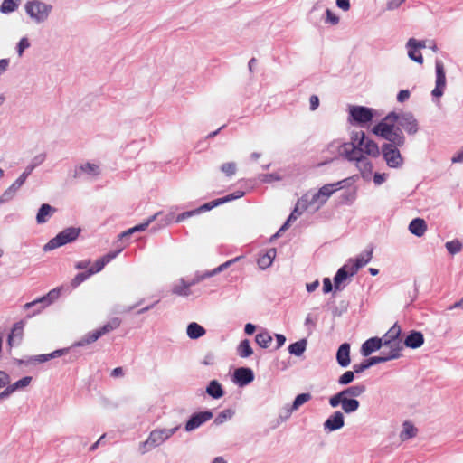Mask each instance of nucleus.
Instances as JSON below:
<instances>
[{"mask_svg": "<svg viewBox=\"0 0 463 463\" xmlns=\"http://www.w3.org/2000/svg\"><path fill=\"white\" fill-rule=\"evenodd\" d=\"M445 247L452 255L458 253L462 250V244L458 240H453L446 242Z\"/></svg>", "mask_w": 463, "mask_h": 463, "instance_id": "09e8293b", "label": "nucleus"}, {"mask_svg": "<svg viewBox=\"0 0 463 463\" xmlns=\"http://www.w3.org/2000/svg\"><path fill=\"white\" fill-rule=\"evenodd\" d=\"M395 354L389 355V356H373V357L364 360L360 364H354L353 369L356 373H361L364 371L370 368L371 366L392 360V357Z\"/></svg>", "mask_w": 463, "mask_h": 463, "instance_id": "ddd939ff", "label": "nucleus"}, {"mask_svg": "<svg viewBox=\"0 0 463 463\" xmlns=\"http://www.w3.org/2000/svg\"><path fill=\"white\" fill-rule=\"evenodd\" d=\"M408 56L411 60L420 64L423 63L422 54L418 51V49L408 48Z\"/></svg>", "mask_w": 463, "mask_h": 463, "instance_id": "6e6d98bb", "label": "nucleus"}, {"mask_svg": "<svg viewBox=\"0 0 463 463\" xmlns=\"http://www.w3.org/2000/svg\"><path fill=\"white\" fill-rule=\"evenodd\" d=\"M24 8L26 14L38 24L45 22L52 10L51 5L37 0L28 1Z\"/></svg>", "mask_w": 463, "mask_h": 463, "instance_id": "39448f33", "label": "nucleus"}, {"mask_svg": "<svg viewBox=\"0 0 463 463\" xmlns=\"http://www.w3.org/2000/svg\"><path fill=\"white\" fill-rule=\"evenodd\" d=\"M243 195H244V192L236 191V192L230 194L224 197L220 198V201H221L220 203H225L233 201L235 199H239V198L242 197Z\"/></svg>", "mask_w": 463, "mask_h": 463, "instance_id": "bf43d9fd", "label": "nucleus"}, {"mask_svg": "<svg viewBox=\"0 0 463 463\" xmlns=\"http://www.w3.org/2000/svg\"><path fill=\"white\" fill-rule=\"evenodd\" d=\"M255 341L261 348H268L272 342V336L267 331H263L256 335Z\"/></svg>", "mask_w": 463, "mask_h": 463, "instance_id": "a19ab883", "label": "nucleus"}, {"mask_svg": "<svg viewBox=\"0 0 463 463\" xmlns=\"http://www.w3.org/2000/svg\"><path fill=\"white\" fill-rule=\"evenodd\" d=\"M409 231L411 234L421 237L427 231V223L421 218H415L410 222Z\"/></svg>", "mask_w": 463, "mask_h": 463, "instance_id": "a878e982", "label": "nucleus"}, {"mask_svg": "<svg viewBox=\"0 0 463 463\" xmlns=\"http://www.w3.org/2000/svg\"><path fill=\"white\" fill-rule=\"evenodd\" d=\"M24 182L19 177L0 196V203H7L11 201L23 186Z\"/></svg>", "mask_w": 463, "mask_h": 463, "instance_id": "393cba45", "label": "nucleus"}, {"mask_svg": "<svg viewBox=\"0 0 463 463\" xmlns=\"http://www.w3.org/2000/svg\"><path fill=\"white\" fill-rule=\"evenodd\" d=\"M308 208V194H305L298 200L295 208L288 216V222L296 221Z\"/></svg>", "mask_w": 463, "mask_h": 463, "instance_id": "4be33fe9", "label": "nucleus"}, {"mask_svg": "<svg viewBox=\"0 0 463 463\" xmlns=\"http://www.w3.org/2000/svg\"><path fill=\"white\" fill-rule=\"evenodd\" d=\"M418 430L409 421L403 423V430L400 434L402 440L409 439L416 436Z\"/></svg>", "mask_w": 463, "mask_h": 463, "instance_id": "ea45409f", "label": "nucleus"}, {"mask_svg": "<svg viewBox=\"0 0 463 463\" xmlns=\"http://www.w3.org/2000/svg\"><path fill=\"white\" fill-rule=\"evenodd\" d=\"M344 393H343V391L335 393V395L331 396L329 398V405L332 407V408H336L338 407L339 405L342 404V401H343V397H344Z\"/></svg>", "mask_w": 463, "mask_h": 463, "instance_id": "4d7b16f0", "label": "nucleus"}, {"mask_svg": "<svg viewBox=\"0 0 463 463\" xmlns=\"http://www.w3.org/2000/svg\"><path fill=\"white\" fill-rule=\"evenodd\" d=\"M254 380V373L250 368L240 367L234 372V382L240 386H245Z\"/></svg>", "mask_w": 463, "mask_h": 463, "instance_id": "2eb2a0df", "label": "nucleus"}, {"mask_svg": "<svg viewBox=\"0 0 463 463\" xmlns=\"http://www.w3.org/2000/svg\"><path fill=\"white\" fill-rule=\"evenodd\" d=\"M424 343L423 334L420 331H411L406 336L404 343L402 344L406 347L416 349L420 347Z\"/></svg>", "mask_w": 463, "mask_h": 463, "instance_id": "412c9836", "label": "nucleus"}, {"mask_svg": "<svg viewBox=\"0 0 463 463\" xmlns=\"http://www.w3.org/2000/svg\"><path fill=\"white\" fill-rule=\"evenodd\" d=\"M436 70V86L433 89L431 94L435 98H439L443 95L446 88V73L444 64L440 60L435 61Z\"/></svg>", "mask_w": 463, "mask_h": 463, "instance_id": "9b49d317", "label": "nucleus"}, {"mask_svg": "<svg viewBox=\"0 0 463 463\" xmlns=\"http://www.w3.org/2000/svg\"><path fill=\"white\" fill-rule=\"evenodd\" d=\"M184 285H187V282L184 279H181L180 285H176L173 288V293L178 296H189L190 290L189 288H184Z\"/></svg>", "mask_w": 463, "mask_h": 463, "instance_id": "8fccbe9b", "label": "nucleus"}, {"mask_svg": "<svg viewBox=\"0 0 463 463\" xmlns=\"http://www.w3.org/2000/svg\"><path fill=\"white\" fill-rule=\"evenodd\" d=\"M186 333L189 338L198 339L205 335V329L196 322H192L187 326Z\"/></svg>", "mask_w": 463, "mask_h": 463, "instance_id": "7c9ffc66", "label": "nucleus"}, {"mask_svg": "<svg viewBox=\"0 0 463 463\" xmlns=\"http://www.w3.org/2000/svg\"><path fill=\"white\" fill-rule=\"evenodd\" d=\"M326 23H330L332 24H337L339 23V17L335 15L330 9L326 10Z\"/></svg>", "mask_w": 463, "mask_h": 463, "instance_id": "0e129e2a", "label": "nucleus"}, {"mask_svg": "<svg viewBox=\"0 0 463 463\" xmlns=\"http://www.w3.org/2000/svg\"><path fill=\"white\" fill-rule=\"evenodd\" d=\"M395 122L392 119H386V117L373 128V133L382 137L385 139L392 128L394 127Z\"/></svg>", "mask_w": 463, "mask_h": 463, "instance_id": "b1692460", "label": "nucleus"}, {"mask_svg": "<svg viewBox=\"0 0 463 463\" xmlns=\"http://www.w3.org/2000/svg\"><path fill=\"white\" fill-rule=\"evenodd\" d=\"M381 153L389 167L399 168L403 165V158L393 144H383Z\"/></svg>", "mask_w": 463, "mask_h": 463, "instance_id": "6e6552de", "label": "nucleus"}, {"mask_svg": "<svg viewBox=\"0 0 463 463\" xmlns=\"http://www.w3.org/2000/svg\"><path fill=\"white\" fill-rule=\"evenodd\" d=\"M375 113L376 111L373 109L364 106H352L349 109V115L352 120L360 126L371 122Z\"/></svg>", "mask_w": 463, "mask_h": 463, "instance_id": "1a4fd4ad", "label": "nucleus"}, {"mask_svg": "<svg viewBox=\"0 0 463 463\" xmlns=\"http://www.w3.org/2000/svg\"><path fill=\"white\" fill-rule=\"evenodd\" d=\"M234 413L235 411L232 409L223 410L215 417L213 424L217 426L223 424L228 420H231L233 417Z\"/></svg>", "mask_w": 463, "mask_h": 463, "instance_id": "37998d69", "label": "nucleus"}, {"mask_svg": "<svg viewBox=\"0 0 463 463\" xmlns=\"http://www.w3.org/2000/svg\"><path fill=\"white\" fill-rule=\"evenodd\" d=\"M180 426H175L171 429H156L149 433L146 440L139 444V452L146 454L153 449L160 446L172 437L178 430Z\"/></svg>", "mask_w": 463, "mask_h": 463, "instance_id": "f03ea898", "label": "nucleus"}, {"mask_svg": "<svg viewBox=\"0 0 463 463\" xmlns=\"http://www.w3.org/2000/svg\"><path fill=\"white\" fill-rule=\"evenodd\" d=\"M69 351H70V348H62V349L55 350L50 354H39L34 357V361H36L38 363L47 362L52 358H57V357L65 355L66 354L69 353Z\"/></svg>", "mask_w": 463, "mask_h": 463, "instance_id": "c9c22d12", "label": "nucleus"}, {"mask_svg": "<svg viewBox=\"0 0 463 463\" xmlns=\"http://www.w3.org/2000/svg\"><path fill=\"white\" fill-rule=\"evenodd\" d=\"M220 198L216 199V200H213L210 203H204L203 204L202 206H200L199 208H197L196 210H198V213L203 212V211H209V210H212L213 207L215 206H218V205H221L222 204V203H220Z\"/></svg>", "mask_w": 463, "mask_h": 463, "instance_id": "052dcab7", "label": "nucleus"}, {"mask_svg": "<svg viewBox=\"0 0 463 463\" xmlns=\"http://www.w3.org/2000/svg\"><path fill=\"white\" fill-rule=\"evenodd\" d=\"M383 346V339L372 337L366 340L361 347V354L364 356H369L372 353L381 349Z\"/></svg>", "mask_w": 463, "mask_h": 463, "instance_id": "a211bd4d", "label": "nucleus"}, {"mask_svg": "<svg viewBox=\"0 0 463 463\" xmlns=\"http://www.w3.org/2000/svg\"><path fill=\"white\" fill-rule=\"evenodd\" d=\"M100 336V332L96 329L94 331L89 332L86 334L80 340H79L77 343H75V346H84L87 345H90L91 343H94L97 341Z\"/></svg>", "mask_w": 463, "mask_h": 463, "instance_id": "e433bc0d", "label": "nucleus"}, {"mask_svg": "<svg viewBox=\"0 0 463 463\" xmlns=\"http://www.w3.org/2000/svg\"><path fill=\"white\" fill-rule=\"evenodd\" d=\"M349 276H352L351 275V266H349V264H345L337 270V272L334 278V283H335V289H339V285L344 280H345Z\"/></svg>", "mask_w": 463, "mask_h": 463, "instance_id": "2f4dec72", "label": "nucleus"}, {"mask_svg": "<svg viewBox=\"0 0 463 463\" xmlns=\"http://www.w3.org/2000/svg\"><path fill=\"white\" fill-rule=\"evenodd\" d=\"M18 4L15 0H4L0 6V11L3 14H8L16 10Z\"/></svg>", "mask_w": 463, "mask_h": 463, "instance_id": "a18cd8bd", "label": "nucleus"}, {"mask_svg": "<svg viewBox=\"0 0 463 463\" xmlns=\"http://www.w3.org/2000/svg\"><path fill=\"white\" fill-rule=\"evenodd\" d=\"M24 321L16 322L14 325L7 339V344L10 347L20 345L24 335Z\"/></svg>", "mask_w": 463, "mask_h": 463, "instance_id": "f3484780", "label": "nucleus"}, {"mask_svg": "<svg viewBox=\"0 0 463 463\" xmlns=\"http://www.w3.org/2000/svg\"><path fill=\"white\" fill-rule=\"evenodd\" d=\"M386 119H392L395 123H398V127L403 128L409 135H415L419 130V125L417 119L411 112H390L386 116Z\"/></svg>", "mask_w": 463, "mask_h": 463, "instance_id": "423d86ee", "label": "nucleus"}, {"mask_svg": "<svg viewBox=\"0 0 463 463\" xmlns=\"http://www.w3.org/2000/svg\"><path fill=\"white\" fill-rule=\"evenodd\" d=\"M120 251L121 250L108 252L107 254L97 260L93 267H91L88 270L92 271V275L101 271L103 268L113 259H115Z\"/></svg>", "mask_w": 463, "mask_h": 463, "instance_id": "6ab92c4d", "label": "nucleus"}, {"mask_svg": "<svg viewBox=\"0 0 463 463\" xmlns=\"http://www.w3.org/2000/svg\"><path fill=\"white\" fill-rule=\"evenodd\" d=\"M311 394L309 392L298 394L289 409H287V416L291 415L294 411H297L301 405L311 400Z\"/></svg>", "mask_w": 463, "mask_h": 463, "instance_id": "473e14b6", "label": "nucleus"}, {"mask_svg": "<svg viewBox=\"0 0 463 463\" xmlns=\"http://www.w3.org/2000/svg\"><path fill=\"white\" fill-rule=\"evenodd\" d=\"M213 417V414L209 410L193 413L186 421L184 429L187 432H191L210 420Z\"/></svg>", "mask_w": 463, "mask_h": 463, "instance_id": "9d476101", "label": "nucleus"}, {"mask_svg": "<svg viewBox=\"0 0 463 463\" xmlns=\"http://www.w3.org/2000/svg\"><path fill=\"white\" fill-rule=\"evenodd\" d=\"M385 140L388 141L387 144H393L397 147H402L405 144V137L402 130L400 127H396L395 125L388 136L385 137Z\"/></svg>", "mask_w": 463, "mask_h": 463, "instance_id": "aec40b11", "label": "nucleus"}, {"mask_svg": "<svg viewBox=\"0 0 463 463\" xmlns=\"http://www.w3.org/2000/svg\"><path fill=\"white\" fill-rule=\"evenodd\" d=\"M197 213H198V210L184 212L176 216L175 222H181L184 221L186 218L192 217Z\"/></svg>", "mask_w": 463, "mask_h": 463, "instance_id": "e2e57ef3", "label": "nucleus"}, {"mask_svg": "<svg viewBox=\"0 0 463 463\" xmlns=\"http://www.w3.org/2000/svg\"><path fill=\"white\" fill-rule=\"evenodd\" d=\"M336 361L341 367H347L350 364V345L342 344L336 352Z\"/></svg>", "mask_w": 463, "mask_h": 463, "instance_id": "5701e85b", "label": "nucleus"}, {"mask_svg": "<svg viewBox=\"0 0 463 463\" xmlns=\"http://www.w3.org/2000/svg\"><path fill=\"white\" fill-rule=\"evenodd\" d=\"M212 277L209 271H206L203 274H197L191 281L187 282V285H184V288H190L192 286L199 283L200 281Z\"/></svg>", "mask_w": 463, "mask_h": 463, "instance_id": "864d4df0", "label": "nucleus"}, {"mask_svg": "<svg viewBox=\"0 0 463 463\" xmlns=\"http://www.w3.org/2000/svg\"><path fill=\"white\" fill-rule=\"evenodd\" d=\"M258 265L261 269H265L271 266L272 262L264 254L258 259Z\"/></svg>", "mask_w": 463, "mask_h": 463, "instance_id": "69168bd1", "label": "nucleus"}, {"mask_svg": "<svg viewBox=\"0 0 463 463\" xmlns=\"http://www.w3.org/2000/svg\"><path fill=\"white\" fill-rule=\"evenodd\" d=\"M342 391L345 396L355 399L356 397H359L365 392L366 387L363 383H358L349 386Z\"/></svg>", "mask_w": 463, "mask_h": 463, "instance_id": "72a5a7b5", "label": "nucleus"}, {"mask_svg": "<svg viewBox=\"0 0 463 463\" xmlns=\"http://www.w3.org/2000/svg\"><path fill=\"white\" fill-rule=\"evenodd\" d=\"M205 392L213 399H220L224 395L222 386L217 380H212L207 385Z\"/></svg>", "mask_w": 463, "mask_h": 463, "instance_id": "c85d7f7f", "label": "nucleus"}, {"mask_svg": "<svg viewBox=\"0 0 463 463\" xmlns=\"http://www.w3.org/2000/svg\"><path fill=\"white\" fill-rule=\"evenodd\" d=\"M222 172H223L227 176H232L236 172V164L233 162L224 163L221 166Z\"/></svg>", "mask_w": 463, "mask_h": 463, "instance_id": "5fc2aeb1", "label": "nucleus"}, {"mask_svg": "<svg viewBox=\"0 0 463 463\" xmlns=\"http://www.w3.org/2000/svg\"><path fill=\"white\" fill-rule=\"evenodd\" d=\"M81 232L80 228L68 227L50 240L44 246L43 250L49 251L74 241Z\"/></svg>", "mask_w": 463, "mask_h": 463, "instance_id": "20e7f679", "label": "nucleus"}, {"mask_svg": "<svg viewBox=\"0 0 463 463\" xmlns=\"http://www.w3.org/2000/svg\"><path fill=\"white\" fill-rule=\"evenodd\" d=\"M31 382H32L31 376H24L22 379L15 382L14 383H13V384L9 383L7 385L9 386V389H10L11 392L13 393L17 390H20V389H23V388L28 386L31 383Z\"/></svg>", "mask_w": 463, "mask_h": 463, "instance_id": "c03bdc74", "label": "nucleus"}, {"mask_svg": "<svg viewBox=\"0 0 463 463\" xmlns=\"http://www.w3.org/2000/svg\"><path fill=\"white\" fill-rule=\"evenodd\" d=\"M359 151L363 156L365 154L373 157L379 156L381 153L378 145L374 141L366 137L364 146H360Z\"/></svg>", "mask_w": 463, "mask_h": 463, "instance_id": "cd10ccee", "label": "nucleus"}, {"mask_svg": "<svg viewBox=\"0 0 463 463\" xmlns=\"http://www.w3.org/2000/svg\"><path fill=\"white\" fill-rule=\"evenodd\" d=\"M30 47V42L27 39V37H23L19 41L16 46V52L19 57H21L24 52L25 49Z\"/></svg>", "mask_w": 463, "mask_h": 463, "instance_id": "13d9d810", "label": "nucleus"}, {"mask_svg": "<svg viewBox=\"0 0 463 463\" xmlns=\"http://www.w3.org/2000/svg\"><path fill=\"white\" fill-rule=\"evenodd\" d=\"M365 134L364 131L354 132L351 136V142L344 143L339 147V154L348 161H356L366 165L371 164L363 156L359 148L365 142Z\"/></svg>", "mask_w": 463, "mask_h": 463, "instance_id": "f257e3e1", "label": "nucleus"}, {"mask_svg": "<svg viewBox=\"0 0 463 463\" xmlns=\"http://www.w3.org/2000/svg\"><path fill=\"white\" fill-rule=\"evenodd\" d=\"M56 212V209L48 203H43L36 214V222L38 224L45 223L48 219Z\"/></svg>", "mask_w": 463, "mask_h": 463, "instance_id": "bb28decb", "label": "nucleus"}, {"mask_svg": "<svg viewBox=\"0 0 463 463\" xmlns=\"http://www.w3.org/2000/svg\"><path fill=\"white\" fill-rule=\"evenodd\" d=\"M346 180L339 181L335 184H327L323 185L317 193V197H323V199L319 202V205H324L328 198L338 189L342 188L344 183H345Z\"/></svg>", "mask_w": 463, "mask_h": 463, "instance_id": "4468645a", "label": "nucleus"}, {"mask_svg": "<svg viewBox=\"0 0 463 463\" xmlns=\"http://www.w3.org/2000/svg\"><path fill=\"white\" fill-rule=\"evenodd\" d=\"M237 353L238 355L241 358L250 357L253 354V350L248 339L241 341L237 347Z\"/></svg>", "mask_w": 463, "mask_h": 463, "instance_id": "58836bf2", "label": "nucleus"}, {"mask_svg": "<svg viewBox=\"0 0 463 463\" xmlns=\"http://www.w3.org/2000/svg\"><path fill=\"white\" fill-rule=\"evenodd\" d=\"M215 363V355L213 352H209L203 357L202 364L203 365H213Z\"/></svg>", "mask_w": 463, "mask_h": 463, "instance_id": "338daca9", "label": "nucleus"}, {"mask_svg": "<svg viewBox=\"0 0 463 463\" xmlns=\"http://www.w3.org/2000/svg\"><path fill=\"white\" fill-rule=\"evenodd\" d=\"M87 173L89 175H99V166L95 164L91 163H85L82 165H80L75 169V177H78L81 175V173Z\"/></svg>", "mask_w": 463, "mask_h": 463, "instance_id": "f704fd0d", "label": "nucleus"}, {"mask_svg": "<svg viewBox=\"0 0 463 463\" xmlns=\"http://www.w3.org/2000/svg\"><path fill=\"white\" fill-rule=\"evenodd\" d=\"M360 406V402L358 400L350 398L348 396H344L341 408L343 411L346 414H351L358 410Z\"/></svg>", "mask_w": 463, "mask_h": 463, "instance_id": "c756f323", "label": "nucleus"}, {"mask_svg": "<svg viewBox=\"0 0 463 463\" xmlns=\"http://www.w3.org/2000/svg\"><path fill=\"white\" fill-rule=\"evenodd\" d=\"M425 46L426 45L424 41H418L414 38H410L406 43V47L411 49H421L424 48Z\"/></svg>", "mask_w": 463, "mask_h": 463, "instance_id": "680f3d73", "label": "nucleus"}, {"mask_svg": "<svg viewBox=\"0 0 463 463\" xmlns=\"http://www.w3.org/2000/svg\"><path fill=\"white\" fill-rule=\"evenodd\" d=\"M36 167L30 162V164L25 167V170L22 173V175L19 176L20 179H22L24 183L27 179V177L32 174V172Z\"/></svg>", "mask_w": 463, "mask_h": 463, "instance_id": "774afa93", "label": "nucleus"}, {"mask_svg": "<svg viewBox=\"0 0 463 463\" xmlns=\"http://www.w3.org/2000/svg\"><path fill=\"white\" fill-rule=\"evenodd\" d=\"M324 430L329 432L340 430L345 425L344 414L340 411H335L324 422Z\"/></svg>", "mask_w": 463, "mask_h": 463, "instance_id": "f8f14e48", "label": "nucleus"}, {"mask_svg": "<svg viewBox=\"0 0 463 463\" xmlns=\"http://www.w3.org/2000/svg\"><path fill=\"white\" fill-rule=\"evenodd\" d=\"M354 373H356L354 370L353 371H346L338 379V383L340 385H347L351 383L354 379Z\"/></svg>", "mask_w": 463, "mask_h": 463, "instance_id": "603ef678", "label": "nucleus"}, {"mask_svg": "<svg viewBox=\"0 0 463 463\" xmlns=\"http://www.w3.org/2000/svg\"><path fill=\"white\" fill-rule=\"evenodd\" d=\"M307 345V339H300L299 341H297L288 346V352L289 354H294L296 356H300L305 352Z\"/></svg>", "mask_w": 463, "mask_h": 463, "instance_id": "4c0bfd02", "label": "nucleus"}, {"mask_svg": "<svg viewBox=\"0 0 463 463\" xmlns=\"http://www.w3.org/2000/svg\"><path fill=\"white\" fill-rule=\"evenodd\" d=\"M372 257L373 249H370L361 253L354 260H349V263H352L351 275H354L359 270V269L364 267L371 260Z\"/></svg>", "mask_w": 463, "mask_h": 463, "instance_id": "dca6fc26", "label": "nucleus"}, {"mask_svg": "<svg viewBox=\"0 0 463 463\" xmlns=\"http://www.w3.org/2000/svg\"><path fill=\"white\" fill-rule=\"evenodd\" d=\"M401 332L400 326L394 324L382 337L383 347L391 348V354L389 355L395 354L392 359H397L402 355L401 352L403 349V345L400 339Z\"/></svg>", "mask_w": 463, "mask_h": 463, "instance_id": "7ed1b4c3", "label": "nucleus"}, {"mask_svg": "<svg viewBox=\"0 0 463 463\" xmlns=\"http://www.w3.org/2000/svg\"><path fill=\"white\" fill-rule=\"evenodd\" d=\"M63 287H57L50 290L45 296L39 298L32 302L26 303L24 306V309H29L33 307H38L33 315L39 314L44 307L52 304L56 299L59 298Z\"/></svg>", "mask_w": 463, "mask_h": 463, "instance_id": "0eeeda50", "label": "nucleus"}, {"mask_svg": "<svg viewBox=\"0 0 463 463\" xmlns=\"http://www.w3.org/2000/svg\"><path fill=\"white\" fill-rule=\"evenodd\" d=\"M92 275V271H85L78 273L71 280V287L77 288L80 284H81L83 281H85L87 279H89Z\"/></svg>", "mask_w": 463, "mask_h": 463, "instance_id": "de8ad7c7", "label": "nucleus"}, {"mask_svg": "<svg viewBox=\"0 0 463 463\" xmlns=\"http://www.w3.org/2000/svg\"><path fill=\"white\" fill-rule=\"evenodd\" d=\"M242 257L241 256H239V257H236V258H233L222 264H221L220 266H218L217 268L213 269V270L209 271L210 274H212V277L225 270L226 269H228L229 267H231L233 263L237 262L239 260H241Z\"/></svg>", "mask_w": 463, "mask_h": 463, "instance_id": "49530a36", "label": "nucleus"}, {"mask_svg": "<svg viewBox=\"0 0 463 463\" xmlns=\"http://www.w3.org/2000/svg\"><path fill=\"white\" fill-rule=\"evenodd\" d=\"M120 324L121 320L118 317H113L98 330L100 332V335H103L117 329L120 326Z\"/></svg>", "mask_w": 463, "mask_h": 463, "instance_id": "79ce46f5", "label": "nucleus"}, {"mask_svg": "<svg viewBox=\"0 0 463 463\" xmlns=\"http://www.w3.org/2000/svg\"><path fill=\"white\" fill-rule=\"evenodd\" d=\"M159 215H161V213H155L154 215L150 216L145 222L132 227V231H134V232L145 231L151 222L158 218Z\"/></svg>", "mask_w": 463, "mask_h": 463, "instance_id": "3c124183", "label": "nucleus"}]
</instances>
